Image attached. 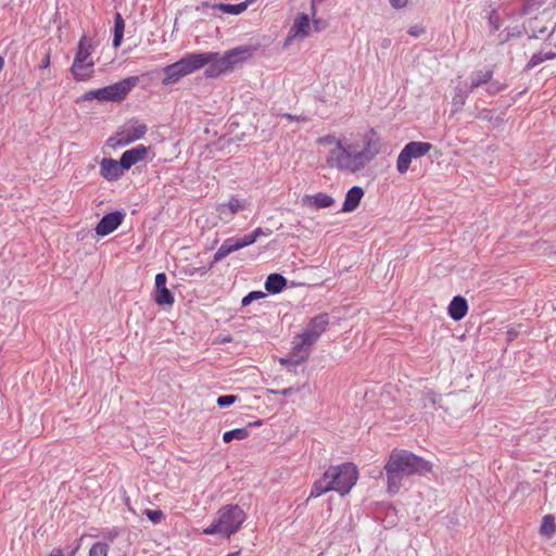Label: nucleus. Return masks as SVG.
Wrapping results in <instances>:
<instances>
[{"mask_svg":"<svg viewBox=\"0 0 556 556\" xmlns=\"http://www.w3.org/2000/svg\"><path fill=\"white\" fill-rule=\"evenodd\" d=\"M381 142L375 129L358 134L353 140H344L339 149H331L326 155L329 168L356 174L363 170L380 153Z\"/></svg>","mask_w":556,"mask_h":556,"instance_id":"nucleus-1","label":"nucleus"},{"mask_svg":"<svg viewBox=\"0 0 556 556\" xmlns=\"http://www.w3.org/2000/svg\"><path fill=\"white\" fill-rule=\"evenodd\" d=\"M383 469L387 476L388 492L396 494L403 485L404 478L430 473L433 465L407 450L394 448L389 454Z\"/></svg>","mask_w":556,"mask_h":556,"instance_id":"nucleus-2","label":"nucleus"},{"mask_svg":"<svg viewBox=\"0 0 556 556\" xmlns=\"http://www.w3.org/2000/svg\"><path fill=\"white\" fill-rule=\"evenodd\" d=\"M329 325V318L326 314L315 316L309 320L302 333L295 336L292 340V349L287 357L280 358L281 365L298 366L305 362L312 346L317 342Z\"/></svg>","mask_w":556,"mask_h":556,"instance_id":"nucleus-3","label":"nucleus"},{"mask_svg":"<svg viewBox=\"0 0 556 556\" xmlns=\"http://www.w3.org/2000/svg\"><path fill=\"white\" fill-rule=\"evenodd\" d=\"M245 521V513L239 505L228 504L222 506L214 521L205 529L203 533L207 535L218 534L222 538L229 539L239 531Z\"/></svg>","mask_w":556,"mask_h":556,"instance_id":"nucleus-4","label":"nucleus"},{"mask_svg":"<svg viewBox=\"0 0 556 556\" xmlns=\"http://www.w3.org/2000/svg\"><path fill=\"white\" fill-rule=\"evenodd\" d=\"M199 54L207 55L208 60L205 62V65H207L205 70V76L213 78L230 71L237 63L250 58L252 54V48H235L226 52L224 55H220L216 52H199Z\"/></svg>","mask_w":556,"mask_h":556,"instance_id":"nucleus-5","label":"nucleus"},{"mask_svg":"<svg viewBox=\"0 0 556 556\" xmlns=\"http://www.w3.org/2000/svg\"><path fill=\"white\" fill-rule=\"evenodd\" d=\"M207 60L206 54H199V52L188 53L177 62L164 67L163 72L165 77L163 78L162 84L167 86L177 83L182 77L204 67Z\"/></svg>","mask_w":556,"mask_h":556,"instance_id":"nucleus-6","label":"nucleus"},{"mask_svg":"<svg viewBox=\"0 0 556 556\" xmlns=\"http://www.w3.org/2000/svg\"><path fill=\"white\" fill-rule=\"evenodd\" d=\"M138 81L139 77L137 76L127 77L110 86L90 90L83 94L80 99L84 101H90L94 99L99 101L112 102L122 101L132 90V88H135Z\"/></svg>","mask_w":556,"mask_h":556,"instance_id":"nucleus-7","label":"nucleus"},{"mask_svg":"<svg viewBox=\"0 0 556 556\" xmlns=\"http://www.w3.org/2000/svg\"><path fill=\"white\" fill-rule=\"evenodd\" d=\"M92 42L87 36L79 39L71 73L76 80H88L93 74L94 63L91 59Z\"/></svg>","mask_w":556,"mask_h":556,"instance_id":"nucleus-8","label":"nucleus"},{"mask_svg":"<svg viewBox=\"0 0 556 556\" xmlns=\"http://www.w3.org/2000/svg\"><path fill=\"white\" fill-rule=\"evenodd\" d=\"M326 478H330L333 484V491L340 495L348 494L356 484L358 470L352 463H344L338 466H331L326 470Z\"/></svg>","mask_w":556,"mask_h":556,"instance_id":"nucleus-9","label":"nucleus"},{"mask_svg":"<svg viewBox=\"0 0 556 556\" xmlns=\"http://www.w3.org/2000/svg\"><path fill=\"white\" fill-rule=\"evenodd\" d=\"M148 127L144 123L139 121H129L125 124L116 135L110 138L113 148L126 147L147 134Z\"/></svg>","mask_w":556,"mask_h":556,"instance_id":"nucleus-10","label":"nucleus"},{"mask_svg":"<svg viewBox=\"0 0 556 556\" xmlns=\"http://www.w3.org/2000/svg\"><path fill=\"white\" fill-rule=\"evenodd\" d=\"M432 149V144L424 141H410L400 152L396 160V169L400 174H405L413 159H419L426 155Z\"/></svg>","mask_w":556,"mask_h":556,"instance_id":"nucleus-11","label":"nucleus"},{"mask_svg":"<svg viewBox=\"0 0 556 556\" xmlns=\"http://www.w3.org/2000/svg\"><path fill=\"white\" fill-rule=\"evenodd\" d=\"M255 241V236H252L251 233L245 235L242 238H229L225 240L214 254L210 268H212L214 264L220 262L230 253L236 252L242 248L249 247L253 244Z\"/></svg>","mask_w":556,"mask_h":556,"instance_id":"nucleus-12","label":"nucleus"},{"mask_svg":"<svg viewBox=\"0 0 556 556\" xmlns=\"http://www.w3.org/2000/svg\"><path fill=\"white\" fill-rule=\"evenodd\" d=\"M167 277L164 273H159L155 276V291L153 294L154 302L162 305H173L175 299L172 292L166 288Z\"/></svg>","mask_w":556,"mask_h":556,"instance_id":"nucleus-13","label":"nucleus"},{"mask_svg":"<svg viewBox=\"0 0 556 556\" xmlns=\"http://www.w3.org/2000/svg\"><path fill=\"white\" fill-rule=\"evenodd\" d=\"M124 214L121 212H113L104 215L96 226V233L104 237L113 232L123 222Z\"/></svg>","mask_w":556,"mask_h":556,"instance_id":"nucleus-14","label":"nucleus"},{"mask_svg":"<svg viewBox=\"0 0 556 556\" xmlns=\"http://www.w3.org/2000/svg\"><path fill=\"white\" fill-rule=\"evenodd\" d=\"M125 168L122 166V162L113 159H103L100 162V175L109 181H114L121 178L124 174Z\"/></svg>","mask_w":556,"mask_h":556,"instance_id":"nucleus-15","label":"nucleus"},{"mask_svg":"<svg viewBox=\"0 0 556 556\" xmlns=\"http://www.w3.org/2000/svg\"><path fill=\"white\" fill-rule=\"evenodd\" d=\"M149 148L138 144L132 149L125 151L121 156L122 166L128 170L132 165L143 161L148 154Z\"/></svg>","mask_w":556,"mask_h":556,"instance_id":"nucleus-16","label":"nucleus"},{"mask_svg":"<svg viewBox=\"0 0 556 556\" xmlns=\"http://www.w3.org/2000/svg\"><path fill=\"white\" fill-rule=\"evenodd\" d=\"M248 202L237 197H231L227 203L217 205L216 211L220 218L230 219L239 211L245 210Z\"/></svg>","mask_w":556,"mask_h":556,"instance_id":"nucleus-17","label":"nucleus"},{"mask_svg":"<svg viewBox=\"0 0 556 556\" xmlns=\"http://www.w3.org/2000/svg\"><path fill=\"white\" fill-rule=\"evenodd\" d=\"M309 29H311V23H309L308 15L305 13H301L295 17L294 23L291 26L289 34H288V39L292 40V39H298V38H300V39L306 38L309 35Z\"/></svg>","mask_w":556,"mask_h":556,"instance_id":"nucleus-18","label":"nucleus"},{"mask_svg":"<svg viewBox=\"0 0 556 556\" xmlns=\"http://www.w3.org/2000/svg\"><path fill=\"white\" fill-rule=\"evenodd\" d=\"M364 195V190L362 187L354 186L352 187L344 199L343 205H342V212L350 213L357 208V206L361 203V200Z\"/></svg>","mask_w":556,"mask_h":556,"instance_id":"nucleus-19","label":"nucleus"},{"mask_svg":"<svg viewBox=\"0 0 556 556\" xmlns=\"http://www.w3.org/2000/svg\"><path fill=\"white\" fill-rule=\"evenodd\" d=\"M447 312L448 316L453 320L458 321L463 319L468 312V304L466 299L460 295L454 296L448 305Z\"/></svg>","mask_w":556,"mask_h":556,"instance_id":"nucleus-20","label":"nucleus"},{"mask_svg":"<svg viewBox=\"0 0 556 556\" xmlns=\"http://www.w3.org/2000/svg\"><path fill=\"white\" fill-rule=\"evenodd\" d=\"M303 201L305 204L316 210L330 207L334 203L332 197L323 192L316 193L314 195H306Z\"/></svg>","mask_w":556,"mask_h":556,"instance_id":"nucleus-21","label":"nucleus"},{"mask_svg":"<svg viewBox=\"0 0 556 556\" xmlns=\"http://www.w3.org/2000/svg\"><path fill=\"white\" fill-rule=\"evenodd\" d=\"M329 491H333V484L330 478H326L325 471L323 477L314 482L309 493V498L319 497Z\"/></svg>","mask_w":556,"mask_h":556,"instance_id":"nucleus-22","label":"nucleus"},{"mask_svg":"<svg viewBox=\"0 0 556 556\" xmlns=\"http://www.w3.org/2000/svg\"><path fill=\"white\" fill-rule=\"evenodd\" d=\"M287 286V279L280 274L268 275L265 281V289L271 294L281 292Z\"/></svg>","mask_w":556,"mask_h":556,"instance_id":"nucleus-23","label":"nucleus"},{"mask_svg":"<svg viewBox=\"0 0 556 556\" xmlns=\"http://www.w3.org/2000/svg\"><path fill=\"white\" fill-rule=\"evenodd\" d=\"M253 0H247L244 2H240L238 4H226V3H218L215 4L214 8L218 9L219 11L232 15H238L247 10L250 3H252Z\"/></svg>","mask_w":556,"mask_h":556,"instance_id":"nucleus-24","label":"nucleus"},{"mask_svg":"<svg viewBox=\"0 0 556 556\" xmlns=\"http://www.w3.org/2000/svg\"><path fill=\"white\" fill-rule=\"evenodd\" d=\"M124 28H125L124 20L122 17L121 13L116 12L115 18H114V37H113V46L115 48L119 47L122 43L123 36H124Z\"/></svg>","mask_w":556,"mask_h":556,"instance_id":"nucleus-25","label":"nucleus"},{"mask_svg":"<svg viewBox=\"0 0 556 556\" xmlns=\"http://www.w3.org/2000/svg\"><path fill=\"white\" fill-rule=\"evenodd\" d=\"M555 58H556V53L553 51L536 52L531 56L530 61L526 65V68L531 70V68L535 67L536 65L541 64L542 62L554 60Z\"/></svg>","mask_w":556,"mask_h":556,"instance_id":"nucleus-26","label":"nucleus"},{"mask_svg":"<svg viewBox=\"0 0 556 556\" xmlns=\"http://www.w3.org/2000/svg\"><path fill=\"white\" fill-rule=\"evenodd\" d=\"M492 78V72L490 71H486V72H475L472 73L471 77H470V90H473L475 88L479 87L480 85L482 84H486L488 81H490Z\"/></svg>","mask_w":556,"mask_h":556,"instance_id":"nucleus-27","label":"nucleus"},{"mask_svg":"<svg viewBox=\"0 0 556 556\" xmlns=\"http://www.w3.org/2000/svg\"><path fill=\"white\" fill-rule=\"evenodd\" d=\"M249 437L248 428H237L230 431H226L223 434V441L229 443L232 440H244Z\"/></svg>","mask_w":556,"mask_h":556,"instance_id":"nucleus-28","label":"nucleus"},{"mask_svg":"<svg viewBox=\"0 0 556 556\" xmlns=\"http://www.w3.org/2000/svg\"><path fill=\"white\" fill-rule=\"evenodd\" d=\"M540 531L547 538H552L556 533V523L554 516L546 515L543 517Z\"/></svg>","mask_w":556,"mask_h":556,"instance_id":"nucleus-29","label":"nucleus"},{"mask_svg":"<svg viewBox=\"0 0 556 556\" xmlns=\"http://www.w3.org/2000/svg\"><path fill=\"white\" fill-rule=\"evenodd\" d=\"M344 140L334 135H325L316 139V143L320 146H333L332 149H339Z\"/></svg>","mask_w":556,"mask_h":556,"instance_id":"nucleus-30","label":"nucleus"},{"mask_svg":"<svg viewBox=\"0 0 556 556\" xmlns=\"http://www.w3.org/2000/svg\"><path fill=\"white\" fill-rule=\"evenodd\" d=\"M109 545L103 542L94 543L89 549V556H108Z\"/></svg>","mask_w":556,"mask_h":556,"instance_id":"nucleus-31","label":"nucleus"},{"mask_svg":"<svg viewBox=\"0 0 556 556\" xmlns=\"http://www.w3.org/2000/svg\"><path fill=\"white\" fill-rule=\"evenodd\" d=\"M143 514L148 517V519L153 523L157 525L164 520L165 516L161 509H144Z\"/></svg>","mask_w":556,"mask_h":556,"instance_id":"nucleus-32","label":"nucleus"},{"mask_svg":"<svg viewBox=\"0 0 556 556\" xmlns=\"http://www.w3.org/2000/svg\"><path fill=\"white\" fill-rule=\"evenodd\" d=\"M437 393L432 390H426L422 392V405L424 407L434 406L437 403Z\"/></svg>","mask_w":556,"mask_h":556,"instance_id":"nucleus-33","label":"nucleus"},{"mask_svg":"<svg viewBox=\"0 0 556 556\" xmlns=\"http://www.w3.org/2000/svg\"><path fill=\"white\" fill-rule=\"evenodd\" d=\"M238 397L236 395L229 394V395H222L217 397V404L220 407H227L236 403Z\"/></svg>","mask_w":556,"mask_h":556,"instance_id":"nucleus-34","label":"nucleus"},{"mask_svg":"<svg viewBox=\"0 0 556 556\" xmlns=\"http://www.w3.org/2000/svg\"><path fill=\"white\" fill-rule=\"evenodd\" d=\"M299 391H300L299 388L290 387V388H286V389H282V390H269L268 392H270L273 394H281L283 396H287V395H291V394L298 393Z\"/></svg>","mask_w":556,"mask_h":556,"instance_id":"nucleus-35","label":"nucleus"},{"mask_svg":"<svg viewBox=\"0 0 556 556\" xmlns=\"http://www.w3.org/2000/svg\"><path fill=\"white\" fill-rule=\"evenodd\" d=\"M281 116L288 121L307 122V117L303 115H292L290 113H283Z\"/></svg>","mask_w":556,"mask_h":556,"instance_id":"nucleus-36","label":"nucleus"},{"mask_svg":"<svg viewBox=\"0 0 556 556\" xmlns=\"http://www.w3.org/2000/svg\"><path fill=\"white\" fill-rule=\"evenodd\" d=\"M271 233V230L270 229H266L264 230L263 228L261 227H257L251 235L252 236H255V240H257V238L264 236V237H267Z\"/></svg>","mask_w":556,"mask_h":556,"instance_id":"nucleus-37","label":"nucleus"},{"mask_svg":"<svg viewBox=\"0 0 556 556\" xmlns=\"http://www.w3.org/2000/svg\"><path fill=\"white\" fill-rule=\"evenodd\" d=\"M50 59H51V52L50 50H48L45 54V58L42 59L40 65H39V68L40 70H46L50 66Z\"/></svg>","mask_w":556,"mask_h":556,"instance_id":"nucleus-38","label":"nucleus"},{"mask_svg":"<svg viewBox=\"0 0 556 556\" xmlns=\"http://www.w3.org/2000/svg\"><path fill=\"white\" fill-rule=\"evenodd\" d=\"M465 96H462V94H457L454 99H453V105L456 106V110H458L462 105H464L465 103Z\"/></svg>","mask_w":556,"mask_h":556,"instance_id":"nucleus-39","label":"nucleus"},{"mask_svg":"<svg viewBox=\"0 0 556 556\" xmlns=\"http://www.w3.org/2000/svg\"><path fill=\"white\" fill-rule=\"evenodd\" d=\"M391 5L395 9H402L406 7L408 0H389Z\"/></svg>","mask_w":556,"mask_h":556,"instance_id":"nucleus-40","label":"nucleus"},{"mask_svg":"<svg viewBox=\"0 0 556 556\" xmlns=\"http://www.w3.org/2000/svg\"><path fill=\"white\" fill-rule=\"evenodd\" d=\"M424 33V29L421 27L415 26L408 29V34L418 37Z\"/></svg>","mask_w":556,"mask_h":556,"instance_id":"nucleus-41","label":"nucleus"},{"mask_svg":"<svg viewBox=\"0 0 556 556\" xmlns=\"http://www.w3.org/2000/svg\"><path fill=\"white\" fill-rule=\"evenodd\" d=\"M313 24L316 31H320L325 27V23L321 20H314Z\"/></svg>","mask_w":556,"mask_h":556,"instance_id":"nucleus-42","label":"nucleus"},{"mask_svg":"<svg viewBox=\"0 0 556 556\" xmlns=\"http://www.w3.org/2000/svg\"><path fill=\"white\" fill-rule=\"evenodd\" d=\"M249 295H252V301H254L264 298L265 293H263L262 291H252L249 293Z\"/></svg>","mask_w":556,"mask_h":556,"instance_id":"nucleus-43","label":"nucleus"},{"mask_svg":"<svg viewBox=\"0 0 556 556\" xmlns=\"http://www.w3.org/2000/svg\"><path fill=\"white\" fill-rule=\"evenodd\" d=\"M252 295H249V293L242 299L241 304L242 306H248L252 303Z\"/></svg>","mask_w":556,"mask_h":556,"instance_id":"nucleus-44","label":"nucleus"},{"mask_svg":"<svg viewBox=\"0 0 556 556\" xmlns=\"http://www.w3.org/2000/svg\"><path fill=\"white\" fill-rule=\"evenodd\" d=\"M49 556H64V554L61 548H53L50 552Z\"/></svg>","mask_w":556,"mask_h":556,"instance_id":"nucleus-45","label":"nucleus"},{"mask_svg":"<svg viewBox=\"0 0 556 556\" xmlns=\"http://www.w3.org/2000/svg\"><path fill=\"white\" fill-rule=\"evenodd\" d=\"M507 336H508V339H509V340H513V339H514V337L516 336V332H515V331H513V330H509V331L507 332Z\"/></svg>","mask_w":556,"mask_h":556,"instance_id":"nucleus-46","label":"nucleus"},{"mask_svg":"<svg viewBox=\"0 0 556 556\" xmlns=\"http://www.w3.org/2000/svg\"><path fill=\"white\" fill-rule=\"evenodd\" d=\"M231 340H232L231 337L228 336V337L223 338L220 340V342L226 343V342H231Z\"/></svg>","mask_w":556,"mask_h":556,"instance_id":"nucleus-47","label":"nucleus"},{"mask_svg":"<svg viewBox=\"0 0 556 556\" xmlns=\"http://www.w3.org/2000/svg\"><path fill=\"white\" fill-rule=\"evenodd\" d=\"M4 67V59L2 56H0V72L3 70Z\"/></svg>","mask_w":556,"mask_h":556,"instance_id":"nucleus-48","label":"nucleus"},{"mask_svg":"<svg viewBox=\"0 0 556 556\" xmlns=\"http://www.w3.org/2000/svg\"><path fill=\"white\" fill-rule=\"evenodd\" d=\"M262 424V420H256L254 422H251L249 426H261Z\"/></svg>","mask_w":556,"mask_h":556,"instance_id":"nucleus-49","label":"nucleus"}]
</instances>
